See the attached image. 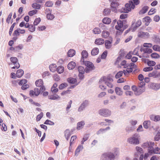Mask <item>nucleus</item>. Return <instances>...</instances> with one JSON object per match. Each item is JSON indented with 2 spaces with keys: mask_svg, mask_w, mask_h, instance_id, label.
<instances>
[{
  "mask_svg": "<svg viewBox=\"0 0 160 160\" xmlns=\"http://www.w3.org/2000/svg\"><path fill=\"white\" fill-rule=\"evenodd\" d=\"M113 81L112 79L108 77H104L101 78L99 81V87L102 90H104L106 88V86L103 84L104 83L107 86L110 88L113 87L112 82Z\"/></svg>",
  "mask_w": 160,
  "mask_h": 160,
  "instance_id": "1",
  "label": "nucleus"
},
{
  "mask_svg": "<svg viewBox=\"0 0 160 160\" xmlns=\"http://www.w3.org/2000/svg\"><path fill=\"white\" fill-rule=\"evenodd\" d=\"M81 62L82 64L86 66L85 68V72L86 73H89L95 69V67L92 62L88 61H85L83 58L81 59Z\"/></svg>",
  "mask_w": 160,
  "mask_h": 160,
  "instance_id": "2",
  "label": "nucleus"
},
{
  "mask_svg": "<svg viewBox=\"0 0 160 160\" xmlns=\"http://www.w3.org/2000/svg\"><path fill=\"white\" fill-rule=\"evenodd\" d=\"M139 136L138 134H135L128 138L127 141L130 144L137 145L139 143Z\"/></svg>",
  "mask_w": 160,
  "mask_h": 160,
  "instance_id": "3",
  "label": "nucleus"
},
{
  "mask_svg": "<svg viewBox=\"0 0 160 160\" xmlns=\"http://www.w3.org/2000/svg\"><path fill=\"white\" fill-rule=\"evenodd\" d=\"M135 8V5L133 4L132 1H130L128 3H126L125 7L122 9V12L124 13H128L131 10V9H134Z\"/></svg>",
  "mask_w": 160,
  "mask_h": 160,
  "instance_id": "4",
  "label": "nucleus"
},
{
  "mask_svg": "<svg viewBox=\"0 0 160 160\" xmlns=\"http://www.w3.org/2000/svg\"><path fill=\"white\" fill-rule=\"evenodd\" d=\"M98 113L100 115L104 117H108L111 115V111L107 108H102L98 111Z\"/></svg>",
  "mask_w": 160,
  "mask_h": 160,
  "instance_id": "5",
  "label": "nucleus"
},
{
  "mask_svg": "<svg viewBox=\"0 0 160 160\" xmlns=\"http://www.w3.org/2000/svg\"><path fill=\"white\" fill-rule=\"evenodd\" d=\"M126 21L124 20H119L117 22V25L115 26V28L122 32L125 28L123 27V24L125 23Z\"/></svg>",
  "mask_w": 160,
  "mask_h": 160,
  "instance_id": "6",
  "label": "nucleus"
},
{
  "mask_svg": "<svg viewBox=\"0 0 160 160\" xmlns=\"http://www.w3.org/2000/svg\"><path fill=\"white\" fill-rule=\"evenodd\" d=\"M10 60L14 65V66L12 68V69H15V68L18 69L20 67V65L18 62V60L17 58L15 57H11L10 58Z\"/></svg>",
  "mask_w": 160,
  "mask_h": 160,
  "instance_id": "7",
  "label": "nucleus"
},
{
  "mask_svg": "<svg viewBox=\"0 0 160 160\" xmlns=\"http://www.w3.org/2000/svg\"><path fill=\"white\" fill-rule=\"evenodd\" d=\"M89 104L88 100H84L78 108V112H81L84 110L85 108L87 107Z\"/></svg>",
  "mask_w": 160,
  "mask_h": 160,
  "instance_id": "8",
  "label": "nucleus"
},
{
  "mask_svg": "<svg viewBox=\"0 0 160 160\" xmlns=\"http://www.w3.org/2000/svg\"><path fill=\"white\" fill-rule=\"evenodd\" d=\"M148 86L150 88L157 91L160 89V83L151 82L149 84Z\"/></svg>",
  "mask_w": 160,
  "mask_h": 160,
  "instance_id": "9",
  "label": "nucleus"
},
{
  "mask_svg": "<svg viewBox=\"0 0 160 160\" xmlns=\"http://www.w3.org/2000/svg\"><path fill=\"white\" fill-rule=\"evenodd\" d=\"M150 148L148 149L149 153L152 154H160V148L157 147L154 148L153 146H150Z\"/></svg>",
  "mask_w": 160,
  "mask_h": 160,
  "instance_id": "10",
  "label": "nucleus"
},
{
  "mask_svg": "<svg viewBox=\"0 0 160 160\" xmlns=\"http://www.w3.org/2000/svg\"><path fill=\"white\" fill-rule=\"evenodd\" d=\"M138 36L140 38L145 39L148 38L150 37V34L148 32L141 31L138 32Z\"/></svg>",
  "mask_w": 160,
  "mask_h": 160,
  "instance_id": "11",
  "label": "nucleus"
},
{
  "mask_svg": "<svg viewBox=\"0 0 160 160\" xmlns=\"http://www.w3.org/2000/svg\"><path fill=\"white\" fill-rule=\"evenodd\" d=\"M142 24V22L140 20H138L135 25L134 23L132 24V27L133 28L132 29V31L134 32L135 31L137 28L139 27Z\"/></svg>",
  "mask_w": 160,
  "mask_h": 160,
  "instance_id": "12",
  "label": "nucleus"
},
{
  "mask_svg": "<svg viewBox=\"0 0 160 160\" xmlns=\"http://www.w3.org/2000/svg\"><path fill=\"white\" fill-rule=\"evenodd\" d=\"M145 87H142V88H141L138 87L137 91L135 92V95L137 96L139 95L142 93L145 92Z\"/></svg>",
  "mask_w": 160,
  "mask_h": 160,
  "instance_id": "13",
  "label": "nucleus"
},
{
  "mask_svg": "<svg viewBox=\"0 0 160 160\" xmlns=\"http://www.w3.org/2000/svg\"><path fill=\"white\" fill-rule=\"evenodd\" d=\"M154 145V143L153 142H147L143 143L142 145V147L144 148H148L149 149L150 148V146Z\"/></svg>",
  "mask_w": 160,
  "mask_h": 160,
  "instance_id": "14",
  "label": "nucleus"
},
{
  "mask_svg": "<svg viewBox=\"0 0 160 160\" xmlns=\"http://www.w3.org/2000/svg\"><path fill=\"white\" fill-rule=\"evenodd\" d=\"M150 119L152 121L158 122L160 120V116L159 115H151L150 116Z\"/></svg>",
  "mask_w": 160,
  "mask_h": 160,
  "instance_id": "15",
  "label": "nucleus"
},
{
  "mask_svg": "<svg viewBox=\"0 0 160 160\" xmlns=\"http://www.w3.org/2000/svg\"><path fill=\"white\" fill-rule=\"evenodd\" d=\"M108 160H114L116 156L113 153L110 152L107 153Z\"/></svg>",
  "mask_w": 160,
  "mask_h": 160,
  "instance_id": "16",
  "label": "nucleus"
},
{
  "mask_svg": "<svg viewBox=\"0 0 160 160\" xmlns=\"http://www.w3.org/2000/svg\"><path fill=\"white\" fill-rule=\"evenodd\" d=\"M145 62L147 63L148 65L150 67L153 66L156 64V62H155L152 61H149L148 59H145Z\"/></svg>",
  "mask_w": 160,
  "mask_h": 160,
  "instance_id": "17",
  "label": "nucleus"
},
{
  "mask_svg": "<svg viewBox=\"0 0 160 160\" xmlns=\"http://www.w3.org/2000/svg\"><path fill=\"white\" fill-rule=\"evenodd\" d=\"M136 50L135 49L133 52L132 51L130 52L126 56V58L128 59H130L131 58V57H132V54L138 56V52H135Z\"/></svg>",
  "mask_w": 160,
  "mask_h": 160,
  "instance_id": "18",
  "label": "nucleus"
},
{
  "mask_svg": "<svg viewBox=\"0 0 160 160\" xmlns=\"http://www.w3.org/2000/svg\"><path fill=\"white\" fill-rule=\"evenodd\" d=\"M115 92L116 94L118 95L119 96L122 95L123 93V92L122 89L119 87H116L115 88Z\"/></svg>",
  "mask_w": 160,
  "mask_h": 160,
  "instance_id": "19",
  "label": "nucleus"
},
{
  "mask_svg": "<svg viewBox=\"0 0 160 160\" xmlns=\"http://www.w3.org/2000/svg\"><path fill=\"white\" fill-rule=\"evenodd\" d=\"M84 125L85 122L83 121L78 122L77 124V129L79 130L82 129Z\"/></svg>",
  "mask_w": 160,
  "mask_h": 160,
  "instance_id": "20",
  "label": "nucleus"
},
{
  "mask_svg": "<svg viewBox=\"0 0 160 160\" xmlns=\"http://www.w3.org/2000/svg\"><path fill=\"white\" fill-rule=\"evenodd\" d=\"M112 41H110L109 40H106L105 41V45L106 48L107 49H110L112 46Z\"/></svg>",
  "mask_w": 160,
  "mask_h": 160,
  "instance_id": "21",
  "label": "nucleus"
},
{
  "mask_svg": "<svg viewBox=\"0 0 160 160\" xmlns=\"http://www.w3.org/2000/svg\"><path fill=\"white\" fill-rule=\"evenodd\" d=\"M64 135L67 140H68L69 137L71 135V133L68 129H67L64 131Z\"/></svg>",
  "mask_w": 160,
  "mask_h": 160,
  "instance_id": "22",
  "label": "nucleus"
},
{
  "mask_svg": "<svg viewBox=\"0 0 160 160\" xmlns=\"http://www.w3.org/2000/svg\"><path fill=\"white\" fill-rule=\"evenodd\" d=\"M23 73L24 71L22 70L18 69L17 70L16 73V76L18 78H20L22 76Z\"/></svg>",
  "mask_w": 160,
  "mask_h": 160,
  "instance_id": "23",
  "label": "nucleus"
},
{
  "mask_svg": "<svg viewBox=\"0 0 160 160\" xmlns=\"http://www.w3.org/2000/svg\"><path fill=\"white\" fill-rule=\"evenodd\" d=\"M83 146L82 145H79L76 148L75 152V155H78L79 152L83 149Z\"/></svg>",
  "mask_w": 160,
  "mask_h": 160,
  "instance_id": "24",
  "label": "nucleus"
},
{
  "mask_svg": "<svg viewBox=\"0 0 160 160\" xmlns=\"http://www.w3.org/2000/svg\"><path fill=\"white\" fill-rule=\"evenodd\" d=\"M104 40L102 38H97L96 39L95 43L98 45H100L103 44L104 43Z\"/></svg>",
  "mask_w": 160,
  "mask_h": 160,
  "instance_id": "25",
  "label": "nucleus"
},
{
  "mask_svg": "<svg viewBox=\"0 0 160 160\" xmlns=\"http://www.w3.org/2000/svg\"><path fill=\"white\" fill-rule=\"evenodd\" d=\"M67 81L71 84H76L77 80L76 78H69L67 79Z\"/></svg>",
  "mask_w": 160,
  "mask_h": 160,
  "instance_id": "26",
  "label": "nucleus"
},
{
  "mask_svg": "<svg viewBox=\"0 0 160 160\" xmlns=\"http://www.w3.org/2000/svg\"><path fill=\"white\" fill-rule=\"evenodd\" d=\"M76 65L75 63L74 62H69L68 65V68L69 70H72L73 69Z\"/></svg>",
  "mask_w": 160,
  "mask_h": 160,
  "instance_id": "27",
  "label": "nucleus"
},
{
  "mask_svg": "<svg viewBox=\"0 0 160 160\" xmlns=\"http://www.w3.org/2000/svg\"><path fill=\"white\" fill-rule=\"evenodd\" d=\"M148 8L149 7L148 6H145L143 7L142 9L139 11V14H142L145 13L148 10Z\"/></svg>",
  "mask_w": 160,
  "mask_h": 160,
  "instance_id": "28",
  "label": "nucleus"
},
{
  "mask_svg": "<svg viewBox=\"0 0 160 160\" xmlns=\"http://www.w3.org/2000/svg\"><path fill=\"white\" fill-rule=\"evenodd\" d=\"M99 53V49L97 48H95L91 51V54L92 56H95L97 55Z\"/></svg>",
  "mask_w": 160,
  "mask_h": 160,
  "instance_id": "29",
  "label": "nucleus"
},
{
  "mask_svg": "<svg viewBox=\"0 0 160 160\" xmlns=\"http://www.w3.org/2000/svg\"><path fill=\"white\" fill-rule=\"evenodd\" d=\"M110 33L107 30H103L102 33V38H107L109 35Z\"/></svg>",
  "mask_w": 160,
  "mask_h": 160,
  "instance_id": "30",
  "label": "nucleus"
},
{
  "mask_svg": "<svg viewBox=\"0 0 160 160\" xmlns=\"http://www.w3.org/2000/svg\"><path fill=\"white\" fill-rule=\"evenodd\" d=\"M48 98L51 100H55L59 99L60 97L58 95L55 94L49 95L48 96Z\"/></svg>",
  "mask_w": 160,
  "mask_h": 160,
  "instance_id": "31",
  "label": "nucleus"
},
{
  "mask_svg": "<svg viewBox=\"0 0 160 160\" xmlns=\"http://www.w3.org/2000/svg\"><path fill=\"white\" fill-rule=\"evenodd\" d=\"M35 84L37 87H41L43 85V81L41 79L37 80L35 82Z\"/></svg>",
  "mask_w": 160,
  "mask_h": 160,
  "instance_id": "32",
  "label": "nucleus"
},
{
  "mask_svg": "<svg viewBox=\"0 0 160 160\" xmlns=\"http://www.w3.org/2000/svg\"><path fill=\"white\" fill-rule=\"evenodd\" d=\"M75 51L73 49H71L68 52V56L69 57H72L75 55Z\"/></svg>",
  "mask_w": 160,
  "mask_h": 160,
  "instance_id": "33",
  "label": "nucleus"
},
{
  "mask_svg": "<svg viewBox=\"0 0 160 160\" xmlns=\"http://www.w3.org/2000/svg\"><path fill=\"white\" fill-rule=\"evenodd\" d=\"M140 51L141 52H143L144 53H151L152 52V50L150 48H141L140 49Z\"/></svg>",
  "mask_w": 160,
  "mask_h": 160,
  "instance_id": "34",
  "label": "nucleus"
},
{
  "mask_svg": "<svg viewBox=\"0 0 160 160\" xmlns=\"http://www.w3.org/2000/svg\"><path fill=\"white\" fill-rule=\"evenodd\" d=\"M110 129V127H107L105 129L101 128L99 130H98L97 132V134L98 135L99 134L105 131H106L109 130Z\"/></svg>",
  "mask_w": 160,
  "mask_h": 160,
  "instance_id": "35",
  "label": "nucleus"
},
{
  "mask_svg": "<svg viewBox=\"0 0 160 160\" xmlns=\"http://www.w3.org/2000/svg\"><path fill=\"white\" fill-rule=\"evenodd\" d=\"M103 22L106 24H109L111 22V19L108 18H104L102 20Z\"/></svg>",
  "mask_w": 160,
  "mask_h": 160,
  "instance_id": "36",
  "label": "nucleus"
},
{
  "mask_svg": "<svg viewBox=\"0 0 160 160\" xmlns=\"http://www.w3.org/2000/svg\"><path fill=\"white\" fill-rule=\"evenodd\" d=\"M56 66L55 64H52L49 66V68L51 71L54 72L56 70Z\"/></svg>",
  "mask_w": 160,
  "mask_h": 160,
  "instance_id": "37",
  "label": "nucleus"
},
{
  "mask_svg": "<svg viewBox=\"0 0 160 160\" xmlns=\"http://www.w3.org/2000/svg\"><path fill=\"white\" fill-rule=\"evenodd\" d=\"M148 76L149 77H153L154 78H157V71H155L152 72L148 74Z\"/></svg>",
  "mask_w": 160,
  "mask_h": 160,
  "instance_id": "38",
  "label": "nucleus"
},
{
  "mask_svg": "<svg viewBox=\"0 0 160 160\" xmlns=\"http://www.w3.org/2000/svg\"><path fill=\"white\" fill-rule=\"evenodd\" d=\"M32 7L34 9H39L40 8L41 5L37 3H34L32 4Z\"/></svg>",
  "mask_w": 160,
  "mask_h": 160,
  "instance_id": "39",
  "label": "nucleus"
},
{
  "mask_svg": "<svg viewBox=\"0 0 160 160\" xmlns=\"http://www.w3.org/2000/svg\"><path fill=\"white\" fill-rule=\"evenodd\" d=\"M82 58L81 59L86 58L88 56V53L86 50H83L82 52Z\"/></svg>",
  "mask_w": 160,
  "mask_h": 160,
  "instance_id": "40",
  "label": "nucleus"
},
{
  "mask_svg": "<svg viewBox=\"0 0 160 160\" xmlns=\"http://www.w3.org/2000/svg\"><path fill=\"white\" fill-rule=\"evenodd\" d=\"M64 68L62 66H59L57 68L58 72L59 73H62L64 71Z\"/></svg>",
  "mask_w": 160,
  "mask_h": 160,
  "instance_id": "41",
  "label": "nucleus"
},
{
  "mask_svg": "<svg viewBox=\"0 0 160 160\" xmlns=\"http://www.w3.org/2000/svg\"><path fill=\"white\" fill-rule=\"evenodd\" d=\"M78 70L79 73H84L85 71V69L82 66H79L78 68Z\"/></svg>",
  "mask_w": 160,
  "mask_h": 160,
  "instance_id": "42",
  "label": "nucleus"
},
{
  "mask_svg": "<svg viewBox=\"0 0 160 160\" xmlns=\"http://www.w3.org/2000/svg\"><path fill=\"white\" fill-rule=\"evenodd\" d=\"M53 5V3L51 1H47L45 4V6L46 7H52Z\"/></svg>",
  "mask_w": 160,
  "mask_h": 160,
  "instance_id": "43",
  "label": "nucleus"
},
{
  "mask_svg": "<svg viewBox=\"0 0 160 160\" xmlns=\"http://www.w3.org/2000/svg\"><path fill=\"white\" fill-rule=\"evenodd\" d=\"M93 32L95 34H99L101 33V31L99 28H95L93 29Z\"/></svg>",
  "mask_w": 160,
  "mask_h": 160,
  "instance_id": "44",
  "label": "nucleus"
},
{
  "mask_svg": "<svg viewBox=\"0 0 160 160\" xmlns=\"http://www.w3.org/2000/svg\"><path fill=\"white\" fill-rule=\"evenodd\" d=\"M23 48V46L22 44H19L18 46L15 47V50L16 52H19L20 50H21Z\"/></svg>",
  "mask_w": 160,
  "mask_h": 160,
  "instance_id": "45",
  "label": "nucleus"
},
{
  "mask_svg": "<svg viewBox=\"0 0 160 160\" xmlns=\"http://www.w3.org/2000/svg\"><path fill=\"white\" fill-rule=\"evenodd\" d=\"M152 48L154 51L160 52V46L158 45H154L152 47Z\"/></svg>",
  "mask_w": 160,
  "mask_h": 160,
  "instance_id": "46",
  "label": "nucleus"
},
{
  "mask_svg": "<svg viewBox=\"0 0 160 160\" xmlns=\"http://www.w3.org/2000/svg\"><path fill=\"white\" fill-rule=\"evenodd\" d=\"M100 160H108L107 153H104L102 155Z\"/></svg>",
  "mask_w": 160,
  "mask_h": 160,
  "instance_id": "47",
  "label": "nucleus"
},
{
  "mask_svg": "<svg viewBox=\"0 0 160 160\" xmlns=\"http://www.w3.org/2000/svg\"><path fill=\"white\" fill-rule=\"evenodd\" d=\"M68 86V84L66 83H63L61 84L59 86V88L60 89H62Z\"/></svg>",
  "mask_w": 160,
  "mask_h": 160,
  "instance_id": "48",
  "label": "nucleus"
},
{
  "mask_svg": "<svg viewBox=\"0 0 160 160\" xmlns=\"http://www.w3.org/2000/svg\"><path fill=\"white\" fill-rule=\"evenodd\" d=\"M110 10L108 8L105 9L103 12V13L105 15H108L110 12Z\"/></svg>",
  "mask_w": 160,
  "mask_h": 160,
  "instance_id": "49",
  "label": "nucleus"
},
{
  "mask_svg": "<svg viewBox=\"0 0 160 160\" xmlns=\"http://www.w3.org/2000/svg\"><path fill=\"white\" fill-rule=\"evenodd\" d=\"M150 122L149 121H145L143 123L144 127L146 129L148 128V125L150 124Z\"/></svg>",
  "mask_w": 160,
  "mask_h": 160,
  "instance_id": "50",
  "label": "nucleus"
},
{
  "mask_svg": "<svg viewBox=\"0 0 160 160\" xmlns=\"http://www.w3.org/2000/svg\"><path fill=\"white\" fill-rule=\"evenodd\" d=\"M44 124H48L51 125H54V123L49 120H47L44 122Z\"/></svg>",
  "mask_w": 160,
  "mask_h": 160,
  "instance_id": "51",
  "label": "nucleus"
},
{
  "mask_svg": "<svg viewBox=\"0 0 160 160\" xmlns=\"http://www.w3.org/2000/svg\"><path fill=\"white\" fill-rule=\"evenodd\" d=\"M123 74L122 71H120L118 72L115 75V78H118L121 77Z\"/></svg>",
  "mask_w": 160,
  "mask_h": 160,
  "instance_id": "52",
  "label": "nucleus"
},
{
  "mask_svg": "<svg viewBox=\"0 0 160 160\" xmlns=\"http://www.w3.org/2000/svg\"><path fill=\"white\" fill-rule=\"evenodd\" d=\"M112 153L116 156H117L118 153V149L117 148H114L112 149Z\"/></svg>",
  "mask_w": 160,
  "mask_h": 160,
  "instance_id": "53",
  "label": "nucleus"
},
{
  "mask_svg": "<svg viewBox=\"0 0 160 160\" xmlns=\"http://www.w3.org/2000/svg\"><path fill=\"white\" fill-rule=\"evenodd\" d=\"M151 56L152 58H160L159 55L156 53H152L151 54Z\"/></svg>",
  "mask_w": 160,
  "mask_h": 160,
  "instance_id": "54",
  "label": "nucleus"
},
{
  "mask_svg": "<svg viewBox=\"0 0 160 160\" xmlns=\"http://www.w3.org/2000/svg\"><path fill=\"white\" fill-rule=\"evenodd\" d=\"M121 65L122 66H124V68H126L128 66V64L127 63V62L125 60H123L121 63Z\"/></svg>",
  "mask_w": 160,
  "mask_h": 160,
  "instance_id": "55",
  "label": "nucleus"
},
{
  "mask_svg": "<svg viewBox=\"0 0 160 160\" xmlns=\"http://www.w3.org/2000/svg\"><path fill=\"white\" fill-rule=\"evenodd\" d=\"M27 80L25 79H22L18 83V84L20 85H24L26 84L27 82Z\"/></svg>",
  "mask_w": 160,
  "mask_h": 160,
  "instance_id": "56",
  "label": "nucleus"
},
{
  "mask_svg": "<svg viewBox=\"0 0 160 160\" xmlns=\"http://www.w3.org/2000/svg\"><path fill=\"white\" fill-rule=\"evenodd\" d=\"M43 112H41L39 115H37L36 118V121H40L41 118L43 117Z\"/></svg>",
  "mask_w": 160,
  "mask_h": 160,
  "instance_id": "57",
  "label": "nucleus"
},
{
  "mask_svg": "<svg viewBox=\"0 0 160 160\" xmlns=\"http://www.w3.org/2000/svg\"><path fill=\"white\" fill-rule=\"evenodd\" d=\"M47 18L48 19L52 20L54 18V16L51 13H48L47 15Z\"/></svg>",
  "mask_w": 160,
  "mask_h": 160,
  "instance_id": "58",
  "label": "nucleus"
},
{
  "mask_svg": "<svg viewBox=\"0 0 160 160\" xmlns=\"http://www.w3.org/2000/svg\"><path fill=\"white\" fill-rule=\"evenodd\" d=\"M38 11L36 9L33 10L29 11L28 12V14L30 16H32L34 14H36L37 12Z\"/></svg>",
  "mask_w": 160,
  "mask_h": 160,
  "instance_id": "59",
  "label": "nucleus"
},
{
  "mask_svg": "<svg viewBox=\"0 0 160 160\" xmlns=\"http://www.w3.org/2000/svg\"><path fill=\"white\" fill-rule=\"evenodd\" d=\"M34 94L35 95L37 96H38L40 93V91L39 90V89L38 88H35L34 89Z\"/></svg>",
  "mask_w": 160,
  "mask_h": 160,
  "instance_id": "60",
  "label": "nucleus"
},
{
  "mask_svg": "<svg viewBox=\"0 0 160 160\" xmlns=\"http://www.w3.org/2000/svg\"><path fill=\"white\" fill-rule=\"evenodd\" d=\"M153 69L152 67H147L143 68V70L145 72H149L152 70Z\"/></svg>",
  "mask_w": 160,
  "mask_h": 160,
  "instance_id": "61",
  "label": "nucleus"
},
{
  "mask_svg": "<svg viewBox=\"0 0 160 160\" xmlns=\"http://www.w3.org/2000/svg\"><path fill=\"white\" fill-rule=\"evenodd\" d=\"M107 53L108 52L107 51L104 52L101 55V58L102 59H105L107 57Z\"/></svg>",
  "mask_w": 160,
  "mask_h": 160,
  "instance_id": "62",
  "label": "nucleus"
},
{
  "mask_svg": "<svg viewBox=\"0 0 160 160\" xmlns=\"http://www.w3.org/2000/svg\"><path fill=\"white\" fill-rule=\"evenodd\" d=\"M40 21L41 19L40 18H36L35 19L33 24L34 25H37Z\"/></svg>",
  "mask_w": 160,
  "mask_h": 160,
  "instance_id": "63",
  "label": "nucleus"
},
{
  "mask_svg": "<svg viewBox=\"0 0 160 160\" xmlns=\"http://www.w3.org/2000/svg\"><path fill=\"white\" fill-rule=\"evenodd\" d=\"M29 30L30 31L33 32L35 31V28L34 26L30 25V27L28 28Z\"/></svg>",
  "mask_w": 160,
  "mask_h": 160,
  "instance_id": "64",
  "label": "nucleus"
}]
</instances>
